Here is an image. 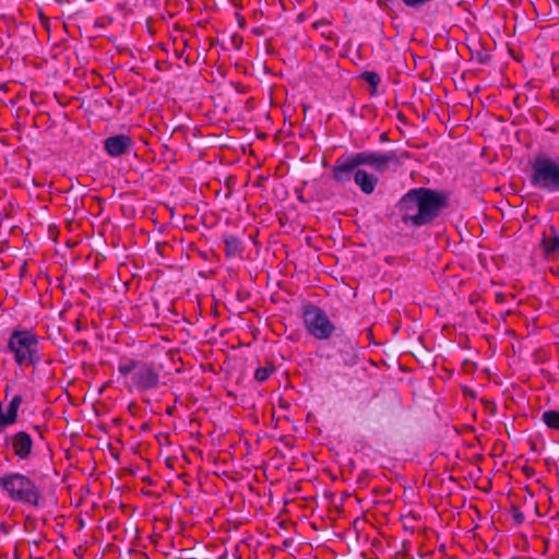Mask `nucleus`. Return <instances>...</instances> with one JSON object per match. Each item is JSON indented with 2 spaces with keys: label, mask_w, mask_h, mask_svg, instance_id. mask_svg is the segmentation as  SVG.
<instances>
[{
  "label": "nucleus",
  "mask_w": 559,
  "mask_h": 559,
  "mask_svg": "<svg viewBox=\"0 0 559 559\" xmlns=\"http://www.w3.org/2000/svg\"><path fill=\"white\" fill-rule=\"evenodd\" d=\"M402 1L405 3V5L415 8V7L425 4V3L429 2L430 0H402Z\"/></svg>",
  "instance_id": "a211bd4d"
},
{
  "label": "nucleus",
  "mask_w": 559,
  "mask_h": 559,
  "mask_svg": "<svg viewBox=\"0 0 559 559\" xmlns=\"http://www.w3.org/2000/svg\"><path fill=\"white\" fill-rule=\"evenodd\" d=\"M321 34H322V36H323V37H325L326 39H331V34H332V32H331V31H328V32L323 31Z\"/></svg>",
  "instance_id": "4be33fe9"
},
{
  "label": "nucleus",
  "mask_w": 559,
  "mask_h": 559,
  "mask_svg": "<svg viewBox=\"0 0 559 559\" xmlns=\"http://www.w3.org/2000/svg\"><path fill=\"white\" fill-rule=\"evenodd\" d=\"M273 370H274L273 367H259L255 370L254 378L257 381L263 382L271 376Z\"/></svg>",
  "instance_id": "f3484780"
},
{
  "label": "nucleus",
  "mask_w": 559,
  "mask_h": 559,
  "mask_svg": "<svg viewBox=\"0 0 559 559\" xmlns=\"http://www.w3.org/2000/svg\"><path fill=\"white\" fill-rule=\"evenodd\" d=\"M23 402V397L20 394L14 395L7 408V412H2V423L4 429L14 425L17 421L19 408Z\"/></svg>",
  "instance_id": "ddd939ff"
},
{
  "label": "nucleus",
  "mask_w": 559,
  "mask_h": 559,
  "mask_svg": "<svg viewBox=\"0 0 559 559\" xmlns=\"http://www.w3.org/2000/svg\"><path fill=\"white\" fill-rule=\"evenodd\" d=\"M4 445L11 449L15 457L21 461H27L34 450V440L28 432L20 430L5 436Z\"/></svg>",
  "instance_id": "6e6552de"
},
{
  "label": "nucleus",
  "mask_w": 559,
  "mask_h": 559,
  "mask_svg": "<svg viewBox=\"0 0 559 559\" xmlns=\"http://www.w3.org/2000/svg\"><path fill=\"white\" fill-rule=\"evenodd\" d=\"M357 169L358 166L353 155L341 156L332 167V177L337 183L346 185L354 178V174Z\"/></svg>",
  "instance_id": "1a4fd4ad"
},
{
  "label": "nucleus",
  "mask_w": 559,
  "mask_h": 559,
  "mask_svg": "<svg viewBox=\"0 0 559 559\" xmlns=\"http://www.w3.org/2000/svg\"><path fill=\"white\" fill-rule=\"evenodd\" d=\"M304 322L309 334L317 340H328L335 331V325L331 322L326 313L316 306H308L305 309Z\"/></svg>",
  "instance_id": "423d86ee"
},
{
  "label": "nucleus",
  "mask_w": 559,
  "mask_h": 559,
  "mask_svg": "<svg viewBox=\"0 0 559 559\" xmlns=\"http://www.w3.org/2000/svg\"><path fill=\"white\" fill-rule=\"evenodd\" d=\"M5 353L13 357L20 368L36 366L41 361L39 337L29 329L13 330L7 341Z\"/></svg>",
  "instance_id": "7ed1b4c3"
},
{
  "label": "nucleus",
  "mask_w": 559,
  "mask_h": 559,
  "mask_svg": "<svg viewBox=\"0 0 559 559\" xmlns=\"http://www.w3.org/2000/svg\"><path fill=\"white\" fill-rule=\"evenodd\" d=\"M225 253L228 258H235L241 254L243 247L238 237L229 235L224 237Z\"/></svg>",
  "instance_id": "4468645a"
},
{
  "label": "nucleus",
  "mask_w": 559,
  "mask_h": 559,
  "mask_svg": "<svg viewBox=\"0 0 559 559\" xmlns=\"http://www.w3.org/2000/svg\"><path fill=\"white\" fill-rule=\"evenodd\" d=\"M330 24H331V22H330L329 20H326V19H321V20L316 21V22L313 23V28L319 29V28H321V27H323V26H328V25H330Z\"/></svg>",
  "instance_id": "6ab92c4d"
},
{
  "label": "nucleus",
  "mask_w": 559,
  "mask_h": 559,
  "mask_svg": "<svg viewBox=\"0 0 559 559\" xmlns=\"http://www.w3.org/2000/svg\"><path fill=\"white\" fill-rule=\"evenodd\" d=\"M133 146L132 139L127 134L109 136L104 142L106 153L111 157H119L129 152Z\"/></svg>",
  "instance_id": "9d476101"
},
{
  "label": "nucleus",
  "mask_w": 559,
  "mask_h": 559,
  "mask_svg": "<svg viewBox=\"0 0 559 559\" xmlns=\"http://www.w3.org/2000/svg\"><path fill=\"white\" fill-rule=\"evenodd\" d=\"M354 181L366 194H371L378 183V178L366 170L357 169L354 174Z\"/></svg>",
  "instance_id": "f8f14e48"
},
{
  "label": "nucleus",
  "mask_w": 559,
  "mask_h": 559,
  "mask_svg": "<svg viewBox=\"0 0 559 559\" xmlns=\"http://www.w3.org/2000/svg\"><path fill=\"white\" fill-rule=\"evenodd\" d=\"M0 488L14 502L38 507L41 495L39 486L29 476L11 472L0 476Z\"/></svg>",
  "instance_id": "20e7f679"
},
{
  "label": "nucleus",
  "mask_w": 559,
  "mask_h": 559,
  "mask_svg": "<svg viewBox=\"0 0 559 559\" xmlns=\"http://www.w3.org/2000/svg\"><path fill=\"white\" fill-rule=\"evenodd\" d=\"M528 180L539 191L559 192V155L544 151L534 154L530 160Z\"/></svg>",
  "instance_id": "f03ea898"
},
{
  "label": "nucleus",
  "mask_w": 559,
  "mask_h": 559,
  "mask_svg": "<svg viewBox=\"0 0 559 559\" xmlns=\"http://www.w3.org/2000/svg\"><path fill=\"white\" fill-rule=\"evenodd\" d=\"M449 205L448 194L429 188L411 189L399 202L401 221L413 227H423L436 221Z\"/></svg>",
  "instance_id": "f257e3e1"
},
{
  "label": "nucleus",
  "mask_w": 559,
  "mask_h": 559,
  "mask_svg": "<svg viewBox=\"0 0 559 559\" xmlns=\"http://www.w3.org/2000/svg\"><path fill=\"white\" fill-rule=\"evenodd\" d=\"M361 79L364 81H366L372 87L371 94H374L376 90H377V87H378V85L380 83L379 74L373 72V71H365L361 74Z\"/></svg>",
  "instance_id": "dca6fc26"
},
{
  "label": "nucleus",
  "mask_w": 559,
  "mask_h": 559,
  "mask_svg": "<svg viewBox=\"0 0 559 559\" xmlns=\"http://www.w3.org/2000/svg\"><path fill=\"white\" fill-rule=\"evenodd\" d=\"M543 421L551 429L559 430V411H547L543 414Z\"/></svg>",
  "instance_id": "2eb2a0df"
},
{
  "label": "nucleus",
  "mask_w": 559,
  "mask_h": 559,
  "mask_svg": "<svg viewBox=\"0 0 559 559\" xmlns=\"http://www.w3.org/2000/svg\"><path fill=\"white\" fill-rule=\"evenodd\" d=\"M4 430L2 423V403L0 402V431Z\"/></svg>",
  "instance_id": "412c9836"
},
{
  "label": "nucleus",
  "mask_w": 559,
  "mask_h": 559,
  "mask_svg": "<svg viewBox=\"0 0 559 559\" xmlns=\"http://www.w3.org/2000/svg\"><path fill=\"white\" fill-rule=\"evenodd\" d=\"M540 246L546 257L559 254V234L554 226H550L548 231L543 233Z\"/></svg>",
  "instance_id": "9b49d317"
},
{
  "label": "nucleus",
  "mask_w": 559,
  "mask_h": 559,
  "mask_svg": "<svg viewBox=\"0 0 559 559\" xmlns=\"http://www.w3.org/2000/svg\"><path fill=\"white\" fill-rule=\"evenodd\" d=\"M380 140H381L382 142L386 141V140H388V134H386V133H382V134L380 135Z\"/></svg>",
  "instance_id": "5701e85b"
},
{
  "label": "nucleus",
  "mask_w": 559,
  "mask_h": 559,
  "mask_svg": "<svg viewBox=\"0 0 559 559\" xmlns=\"http://www.w3.org/2000/svg\"><path fill=\"white\" fill-rule=\"evenodd\" d=\"M514 518L519 523L524 520V515L518 509H514Z\"/></svg>",
  "instance_id": "aec40b11"
},
{
  "label": "nucleus",
  "mask_w": 559,
  "mask_h": 559,
  "mask_svg": "<svg viewBox=\"0 0 559 559\" xmlns=\"http://www.w3.org/2000/svg\"><path fill=\"white\" fill-rule=\"evenodd\" d=\"M352 155L358 167L367 165L380 174L384 173L391 163H397L394 152L364 151Z\"/></svg>",
  "instance_id": "0eeeda50"
},
{
  "label": "nucleus",
  "mask_w": 559,
  "mask_h": 559,
  "mask_svg": "<svg viewBox=\"0 0 559 559\" xmlns=\"http://www.w3.org/2000/svg\"><path fill=\"white\" fill-rule=\"evenodd\" d=\"M118 371L121 376H131V388L139 392L156 389L159 383V373L152 364L127 359L120 361Z\"/></svg>",
  "instance_id": "39448f33"
},
{
  "label": "nucleus",
  "mask_w": 559,
  "mask_h": 559,
  "mask_svg": "<svg viewBox=\"0 0 559 559\" xmlns=\"http://www.w3.org/2000/svg\"><path fill=\"white\" fill-rule=\"evenodd\" d=\"M492 405H493V404H492V402H488V403H487V407H490V406H492Z\"/></svg>",
  "instance_id": "b1692460"
},
{
  "label": "nucleus",
  "mask_w": 559,
  "mask_h": 559,
  "mask_svg": "<svg viewBox=\"0 0 559 559\" xmlns=\"http://www.w3.org/2000/svg\"><path fill=\"white\" fill-rule=\"evenodd\" d=\"M492 405H493V404H492V402H488V403H487V407H490V406H492Z\"/></svg>",
  "instance_id": "393cba45"
}]
</instances>
